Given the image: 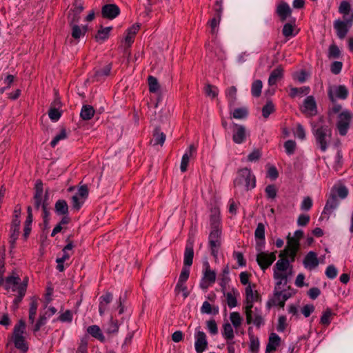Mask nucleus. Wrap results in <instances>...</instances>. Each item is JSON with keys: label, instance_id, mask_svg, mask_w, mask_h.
Returning a JSON list of instances; mask_svg holds the SVG:
<instances>
[{"label": "nucleus", "instance_id": "774afa93", "mask_svg": "<svg viewBox=\"0 0 353 353\" xmlns=\"http://www.w3.org/2000/svg\"><path fill=\"white\" fill-rule=\"evenodd\" d=\"M88 339L84 337L81 340L76 353H88Z\"/></svg>", "mask_w": 353, "mask_h": 353}, {"label": "nucleus", "instance_id": "72a5a7b5", "mask_svg": "<svg viewBox=\"0 0 353 353\" xmlns=\"http://www.w3.org/2000/svg\"><path fill=\"white\" fill-rule=\"evenodd\" d=\"M112 30V27H107L103 28L101 26V29L98 30L95 35V39L98 42H103L109 37L110 32Z\"/></svg>", "mask_w": 353, "mask_h": 353}, {"label": "nucleus", "instance_id": "b1692460", "mask_svg": "<svg viewBox=\"0 0 353 353\" xmlns=\"http://www.w3.org/2000/svg\"><path fill=\"white\" fill-rule=\"evenodd\" d=\"M283 77V68L281 66L274 69L270 74L268 84L272 86L276 85L278 81Z\"/></svg>", "mask_w": 353, "mask_h": 353}, {"label": "nucleus", "instance_id": "2f4dec72", "mask_svg": "<svg viewBox=\"0 0 353 353\" xmlns=\"http://www.w3.org/2000/svg\"><path fill=\"white\" fill-rule=\"evenodd\" d=\"M111 65L108 64L104 66L103 68L98 70L95 72L94 78L96 79L97 81H101L109 76L111 71Z\"/></svg>", "mask_w": 353, "mask_h": 353}, {"label": "nucleus", "instance_id": "680f3d73", "mask_svg": "<svg viewBox=\"0 0 353 353\" xmlns=\"http://www.w3.org/2000/svg\"><path fill=\"white\" fill-rule=\"evenodd\" d=\"M340 50L335 44H332L330 46L328 52L329 58H339L340 57Z\"/></svg>", "mask_w": 353, "mask_h": 353}, {"label": "nucleus", "instance_id": "5fc2aeb1", "mask_svg": "<svg viewBox=\"0 0 353 353\" xmlns=\"http://www.w3.org/2000/svg\"><path fill=\"white\" fill-rule=\"evenodd\" d=\"M230 321L235 328H238L242 323V318L239 312H233L230 316Z\"/></svg>", "mask_w": 353, "mask_h": 353}, {"label": "nucleus", "instance_id": "3c124183", "mask_svg": "<svg viewBox=\"0 0 353 353\" xmlns=\"http://www.w3.org/2000/svg\"><path fill=\"white\" fill-rule=\"evenodd\" d=\"M148 81L150 92L153 93L157 92L159 89V84L158 83L157 79L154 77L149 76Z\"/></svg>", "mask_w": 353, "mask_h": 353}, {"label": "nucleus", "instance_id": "4c0bfd02", "mask_svg": "<svg viewBox=\"0 0 353 353\" xmlns=\"http://www.w3.org/2000/svg\"><path fill=\"white\" fill-rule=\"evenodd\" d=\"M310 91L309 87L302 88H290V96L294 98L296 96H302L303 94H307Z\"/></svg>", "mask_w": 353, "mask_h": 353}, {"label": "nucleus", "instance_id": "f704fd0d", "mask_svg": "<svg viewBox=\"0 0 353 353\" xmlns=\"http://www.w3.org/2000/svg\"><path fill=\"white\" fill-rule=\"evenodd\" d=\"M165 140V134L161 132L159 128H157L154 130L153 134V140L151 142H153V145H162Z\"/></svg>", "mask_w": 353, "mask_h": 353}, {"label": "nucleus", "instance_id": "37998d69", "mask_svg": "<svg viewBox=\"0 0 353 353\" xmlns=\"http://www.w3.org/2000/svg\"><path fill=\"white\" fill-rule=\"evenodd\" d=\"M219 212L217 209L212 210V214L210 216V224L211 228H219Z\"/></svg>", "mask_w": 353, "mask_h": 353}, {"label": "nucleus", "instance_id": "a878e982", "mask_svg": "<svg viewBox=\"0 0 353 353\" xmlns=\"http://www.w3.org/2000/svg\"><path fill=\"white\" fill-rule=\"evenodd\" d=\"M330 194H334L336 198L339 197L341 199H344L348 194V190L343 185L334 186L332 188Z\"/></svg>", "mask_w": 353, "mask_h": 353}, {"label": "nucleus", "instance_id": "4468645a", "mask_svg": "<svg viewBox=\"0 0 353 353\" xmlns=\"http://www.w3.org/2000/svg\"><path fill=\"white\" fill-rule=\"evenodd\" d=\"M195 350L197 353H203L208 347V341L206 334L204 332L196 330L195 334Z\"/></svg>", "mask_w": 353, "mask_h": 353}, {"label": "nucleus", "instance_id": "8fccbe9b", "mask_svg": "<svg viewBox=\"0 0 353 353\" xmlns=\"http://www.w3.org/2000/svg\"><path fill=\"white\" fill-rule=\"evenodd\" d=\"M26 327L25 322L23 320H20L19 323L14 326L13 330L14 337L23 336Z\"/></svg>", "mask_w": 353, "mask_h": 353}, {"label": "nucleus", "instance_id": "7c9ffc66", "mask_svg": "<svg viewBox=\"0 0 353 353\" xmlns=\"http://www.w3.org/2000/svg\"><path fill=\"white\" fill-rule=\"evenodd\" d=\"M26 292V283H22L21 286H19L18 294L17 297L13 300V310H15L18 308L19 303L22 301L25 294Z\"/></svg>", "mask_w": 353, "mask_h": 353}, {"label": "nucleus", "instance_id": "de8ad7c7", "mask_svg": "<svg viewBox=\"0 0 353 353\" xmlns=\"http://www.w3.org/2000/svg\"><path fill=\"white\" fill-rule=\"evenodd\" d=\"M47 314L48 312H46L43 314L40 315L38 321L34 324V327L32 329L34 332H38L41 329V327L46 323L47 319L48 318L47 316Z\"/></svg>", "mask_w": 353, "mask_h": 353}, {"label": "nucleus", "instance_id": "423d86ee", "mask_svg": "<svg viewBox=\"0 0 353 353\" xmlns=\"http://www.w3.org/2000/svg\"><path fill=\"white\" fill-rule=\"evenodd\" d=\"M221 234L219 228H211L209 235V244L211 249V253L214 258H217L219 248L221 245Z\"/></svg>", "mask_w": 353, "mask_h": 353}, {"label": "nucleus", "instance_id": "864d4df0", "mask_svg": "<svg viewBox=\"0 0 353 353\" xmlns=\"http://www.w3.org/2000/svg\"><path fill=\"white\" fill-rule=\"evenodd\" d=\"M275 110L274 105L272 101H268L267 103L262 108L263 117L267 119L270 114L274 112Z\"/></svg>", "mask_w": 353, "mask_h": 353}, {"label": "nucleus", "instance_id": "20e7f679", "mask_svg": "<svg viewBox=\"0 0 353 353\" xmlns=\"http://www.w3.org/2000/svg\"><path fill=\"white\" fill-rule=\"evenodd\" d=\"M352 114L347 110L341 112L337 117L336 128L341 136H345L350 125Z\"/></svg>", "mask_w": 353, "mask_h": 353}, {"label": "nucleus", "instance_id": "4be33fe9", "mask_svg": "<svg viewBox=\"0 0 353 353\" xmlns=\"http://www.w3.org/2000/svg\"><path fill=\"white\" fill-rule=\"evenodd\" d=\"M276 13L279 16L281 20L284 21L291 15L292 10L286 2H281L276 7Z\"/></svg>", "mask_w": 353, "mask_h": 353}, {"label": "nucleus", "instance_id": "c756f323", "mask_svg": "<svg viewBox=\"0 0 353 353\" xmlns=\"http://www.w3.org/2000/svg\"><path fill=\"white\" fill-rule=\"evenodd\" d=\"M204 265L205 267V269L203 273V280L207 281L210 283H214V281H216L215 272L210 270L208 262L206 261L204 263Z\"/></svg>", "mask_w": 353, "mask_h": 353}, {"label": "nucleus", "instance_id": "0eeeda50", "mask_svg": "<svg viewBox=\"0 0 353 353\" xmlns=\"http://www.w3.org/2000/svg\"><path fill=\"white\" fill-rule=\"evenodd\" d=\"M256 260L258 265L264 271L276 260V252L270 253L265 252H259L256 255Z\"/></svg>", "mask_w": 353, "mask_h": 353}, {"label": "nucleus", "instance_id": "5701e85b", "mask_svg": "<svg viewBox=\"0 0 353 353\" xmlns=\"http://www.w3.org/2000/svg\"><path fill=\"white\" fill-rule=\"evenodd\" d=\"M259 294L256 291L254 293L253 289L249 284L245 288V300L244 301V307L250 306L254 305V302L257 301Z\"/></svg>", "mask_w": 353, "mask_h": 353}, {"label": "nucleus", "instance_id": "603ef678", "mask_svg": "<svg viewBox=\"0 0 353 353\" xmlns=\"http://www.w3.org/2000/svg\"><path fill=\"white\" fill-rule=\"evenodd\" d=\"M254 236L256 239L265 240V225L262 223H259L254 232Z\"/></svg>", "mask_w": 353, "mask_h": 353}, {"label": "nucleus", "instance_id": "6e6552de", "mask_svg": "<svg viewBox=\"0 0 353 353\" xmlns=\"http://www.w3.org/2000/svg\"><path fill=\"white\" fill-rule=\"evenodd\" d=\"M299 243L298 241V239L288 236L287 246L285 247L284 250L281 252L279 256L283 257L289 256L292 258V261H293L296 254V252L299 249Z\"/></svg>", "mask_w": 353, "mask_h": 353}, {"label": "nucleus", "instance_id": "49530a36", "mask_svg": "<svg viewBox=\"0 0 353 353\" xmlns=\"http://www.w3.org/2000/svg\"><path fill=\"white\" fill-rule=\"evenodd\" d=\"M236 291L234 290H232V292H228L225 294L226 299H227V304L229 307L232 308L237 305V301L236 298Z\"/></svg>", "mask_w": 353, "mask_h": 353}, {"label": "nucleus", "instance_id": "393cba45", "mask_svg": "<svg viewBox=\"0 0 353 353\" xmlns=\"http://www.w3.org/2000/svg\"><path fill=\"white\" fill-rule=\"evenodd\" d=\"M87 332L94 338L103 342L105 341V337L98 325H90L87 328Z\"/></svg>", "mask_w": 353, "mask_h": 353}, {"label": "nucleus", "instance_id": "a19ab883", "mask_svg": "<svg viewBox=\"0 0 353 353\" xmlns=\"http://www.w3.org/2000/svg\"><path fill=\"white\" fill-rule=\"evenodd\" d=\"M223 336L228 341H232L234 339L233 328L229 323H225L223 325Z\"/></svg>", "mask_w": 353, "mask_h": 353}, {"label": "nucleus", "instance_id": "cd10ccee", "mask_svg": "<svg viewBox=\"0 0 353 353\" xmlns=\"http://www.w3.org/2000/svg\"><path fill=\"white\" fill-rule=\"evenodd\" d=\"M38 307V301L37 299L34 296L31 298V302L30 303V309H29V316L28 320L29 322L32 324L34 322L35 316L37 314Z\"/></svg>", "mask_w": 353, "mask_h": 353}, {"label": "nucleus", "instance_id": "338daca9", "mask_svg": "<svg viewBox=\"0 0 353 353\" xmlns=\"http://www.w3.org/2000/svg\"><path fill=\"white\" fill-rule=\"evenodd\" d=\"M190 274V269L188 267H183L180 274L177 283H185L188 280Z\"/></svg>", "mask_w": 353, "mask_h": 353}, {"label": "nucleus", "instance_id": "052dcab7", "mask_svg": "<svg viewBox=\"0 0 353 353\" xmlns=\"http://www.w3.org/2000/svg\"><path fill=\"white\" fill-rule=\"evenodd\" d=\"M205 92L206 95L215 98L218 95V89L215 86L207 84L205 87Z\"/></svg>", "mask_w": 353, "mask_h": 353}, {"label": "nucleus", "instance_id": "f8f14e48", "mask_svg": "<svg viewBox=\"0 0 353 353\" xmlns=\"http://www.w3.org/2000/svg\"><path fill=\"white\" fill-rule=\"evenodd\" d=\"M83 10V4L79 1H75L74 3V8L69 11L68 19L69 25H75L79 21L80 14Z\"/></svg>", "mask_w": 353, "mask_h": 353}, {"label": "nucleus", "instance_id": "1a4fd4ad", "mask_svg": "<svg viewBox=\"0 0 353 353\" xmlns=\"http://www.w3.org/2000/svg\"><path fill=\"white\" fill-rule=\"evenodd\" d=\"M232 140L236 144L243 143L248 135L245 127L243 125L232 123Z\"/></svg>", "mask_w": 353, "mask_h": 353}, {"label": "nucleus", "instance_id": "6ab92c4d", "mask_svg": "<svg viewBox=\"0 0 353 353\" xmlns=\"http://www.w3.org/2000/svg\"><path fill=\"white\" fill-rule=\"evenodd\" d=\"M43 183L41 181L38 180L35 184V193L34 195V204L36 209H39L43 203Z\"/></svg>", "mask_w": 353, "mask_h": 353}, {"label": "nucleus", "instance_id": "ea45409f", "mask_svg": "<svg viewBox=\"0 0 353 353\" xmlns=\"http://www.w3.org/2000/svg\"><path fill=\"white\" fill-rule=\"evenodd\" d=\"M262 88L263 83L261 80L254 81L252 84V94L255 97H259L261 95Z\"/></svg>", "mask_w": 353, "mask_h": 353}, {"label": "nucleus", "instance_id": "69168bd1", "mask_svg": "<svg viewBox=\"0 0 353 353\" xmlns=\"http://www.w3.org/2000/svg\"><path fill=\"white\" fill-rule=\"evenodd\" d=\"M83 202L84 201L77 194L72 196V208L77 210H79L81 208Z\"/></svg>", "mask_w": 353, "mask_h": 353}, {"label": "nucleus", "instance_id": "c9c22d12", "mask_svg": "<svg viewBox=\"0 0 353 353\" xmlns=\"http://www.w3.org/2000/svg\"><path fill=\"white\" fill-rule=\"evenodd\" d=\"M55 211L58 214L65 215L68 212V205L65 200H58L55 203Z\"/></svg>", "mask_w": 353, "mask_h": 353}, {"label": "nucleus", "instance_id": "58836bf2", "mask_svg": "<svg viewBox=\"0 0 353 353\" xmlns=\"http://www.w3.org/2000/svg\"><path fill=\"white\" fill-rule=\"evenodd\" d=\"M236 92L237 89L235 86H231L225 90V95L230 105H234V102L236 101Z\"/></svg>", "mask_w": 353, "mask_h": 353}, {"label": "nucleus", "instance_id": "f3484780", "mask_svg": "<svg viewBox=\"0 0 353 353\" xmlns=\"http://www.w3.org/2000/svg\"><path fill=\"white\" fill-rule=\"evenodd\" d=\"M101 12L103 17L113 19L119 14L120 9L115 4H106L103 6Z\"/></svg>", "mask_w": 353, "mask_h": 353}, {"label": "nucleus", "instance_id": "c85d7f7f", "mask_svg": "<svg viewBox=\"0 0 353 353\" xmlns=\"http://www.w3.org/2000/svg\"><path fill=\"white\" fill-rule=\"evenodd\" d=\"M71 27V35L73 39L78 40L81 37H83L87 31V27L83 26L81 28L77 24L70 25Z\"/></svg>", "mask_w": 353, "mask_h": 353}, {"label": "nucleus", "instance_id": "09e8293b", "mask_svg": "<svg viewBox=\"0 0 353 353\" xmlns=\"http://www.w3.org/2000/svg\"><path fill=\"white\" fill-rule=\"evenodd\" d=\"M350 8L351 6L349 2L343 1L341 3L339 8V11L340 13L343 14V19H350V17H347V16L350 14Z\"/></svg>", "mask_w": 353, "mask_h": 353}, {"label": "nucleus", "instance_id": "9d476101", "mask_svg": "<svg viewBox=\"0 0 353 353\" xmlns=\"http://www.w3.org/2000/svg\"><path fill=\"white\" fill-rule=\"evenodd\" d=\"M327 94L331 101L334 103L336 101L334 94L337 98L345 99L347 97L348 91L345 85H333L329 87Z\"/></svg>", "mask_w": 353, "mask_h": 353}, {"label": "nucleus", "instance_id": "bf43d9fd", "mask_svg": "<svg viewBox=\"0 0 353 353\" xmlns=\"http://www.w3.org/2000/svg\"><path fill=\"white\" fill-rule=\"evenodd\" d=\"M296 143L294 141L288 140L285 142L284 148L285 149V152L288 154L291 155L294 154L296 149Z\"/></svg>", "mask_w": 353, "mask_h": 353}, {"label": "nucleus", "instance_id": "0e129e2a", "mask_svg": "<svg viewBox=\"0 0 353 353\" xmlns=\"http://www.w3.org/2000/svg\"><path fill=\"white\" fill-rule=\"evenodd\" d=\"M293 31L294 26L291 23H287L283 26L282 33L285 37H290L294 36Z\"/></svg>", "mask_w": 353, "mask_h": 353}, {"label": "nucleus", "instance_id": "4d7b16f0", "mask_svg": "<svg viewBox=\"0 0 353 353\" xmlns=\"http://www.w3.org/2000/svg\"><path fill=\"white\" fill-rule=\"evenodd\" d=\"M61 115V112L57 108L50 107L48 112V116L52 121H57L60 119Z\"/></svg>", "mask_w": 353, "mask_h": 353}, {"label": "nucleus", "instance_id": "bb28decb", "mask_svg": "<svg viewBox=\"0 0 353 353\" xmlns=\"http://www.w3.org/2000/svg\"><path fill=\"white\" fill-rule=\"evenodd\" d=\"M140 28L139 24L136 23L128 30L127 36L125 38V42L128 47H130L134 41V37Z\"/></svg>", "mask_w": 353, "mask_h": 353}, {"label": "nucleus", "instance_id": "13d9d810", "mask_svg": "<svg viewBox=\"0 0 353 353\" xmlns=\"http://www.w3.org/2000/svg\"><path fill=\"white\" fill-rule=\"evenodd\" d=\"M48 199V190L46 191L44 199L42 203V210H43V219L47 220V218H49L50 212L48 210V204L47 203V200Z\"/></svg>", "mask_w": 353, "mask_h": 353}, {"label": "nucleus", "instance_id": "a18cd8bd", "mask_svg": "<svg viewBox=\"0 0 353 353\" xmlns=\"http://www.w3.org/2000/svg\"><path fill=\"white\" fill-rule=\"evenodd\" d=\"M334 315V313L332 312L331 309L327 308L323 312L321 317V323L324 325H330L331 322L332 316Z\"/></svg>", "mask_w": 353, "mask_h": 353}, {"label": "nucleus", "instance_id": "dca6fc26", "mask_svg": "<svg viewBox=\"0 0 353 353\" xmlns=\"http://www.w3.org/2000/svg\"><path fill=\"white\" fill-rule=\"evenodd\" d=\"M302 112L309 116L316 114V104L313 96H308L305 99Z\"/></svg>", "mask_w": 353, "mask_h": 353}, {"label": "nucleus", "instance_id": "f03ea898", "mask_svg": "<svg viewBox=\"0 0 353 353\" xmlns=\"http://www.w3.org/2000/svg\"><path fill=\"white\" fill-rule=\"evenodd\" d=\"M316 144L322 152L326 151L331 140L332 130L327 125L318 128L314 132Z\"/></svg>", "mask_w": 353, "mask_h": 353}, {"label": "nucleus", "instance_id": "aec40b11", "mask_svg": "<svg viewBox=\"0 0 353 353\" xmlns=\"http://www.w3.org/2000/svg\"><path fill=\"white\" fill-rule=\"evenodd\" d=\"M304 267L309 270H312L316 268L319 265V259L316 254L313 252H309L303 259Z\"/></svg>", "mask_w": 353, "mask_h": 353}, {"label": "nucleus", "instance_id": "c03bdc74", "mask_svg": "<svg viewBox=\"0 0 353 353\" xmlns=\"http://www.w3.org/2000/svg\"><path fill=\"white\" fill-rule=\"evenodd\" d=\"M248 114V110L245 107L236 108L232 112L233 117L238 119H245L247 117Z\"/></svg>", "mask_w": 353, "mask_h": 353}, {"label": "nucleus", "instance_id": "79ce46f5", "mask_svg": "<svg viewBox=\"0 0 353 353\" xmlns=\"http://www.w3.org/2000/svg\"><path fill=\"white\" fill-rule=\"evenodd\" d=\"M14 343L15 347L22 351L23 352H27L28 347L27 344L25 342V339L23 336L19 337H14Z\"/></svg>", "mask_w": 353, "mask_h": 353}, {"label": "nucleus", "instance_id": "a211bd4d", "mask_svg": "<svg viewBox=\"0 0 353 353\" xmlns=\"http://www.w3.org/2000/svg\"><path fill=\"white\" fill-rule=\"evenodd\" d=\"M20 220L17 218H13L11 228H10V243L11 248H14L15 243L19 235V228H20Z\"/></svg>", "mask_w": 353, "mask_h": 353}, {"label": "nucleus", "instance_id": "f257e3e1", "mask_svg": "<svg viewBox=\"0 0 353 353\" xmlns=\"http://www.w3.org/2000/svg\"><path fill=\"white\" fill-rule=\"evenodd\" d=\"M234 187L239 191H249L256 186L255 176L250 169L245 168L239 170L234 181Z\"/></svg>", "mask_w": 353, "mask_h": 353}, {"label": "nucleus", "instance_id": "2eb2a0df", "mask_svg": "<svg viewBox=\"0 0 353 353\" xmlns=\"http://www.w3.org/2000/svg\"><path fill=\"white\" fill-rule=\"evenodd\" d=\"M194 240L190 237L187 241L183 258L184 267H190L193 262L194 250H193Z\"/></svg>", "mask_w": 353, "mask_h": 353}, {"label": "nucleus", "instance_id": "473e14b6", "mask_svg": "<svg viewBox=\"0 0 353 353\" xmlns=\"http://www.w3.org/2000/svg\"><path fill=\"white\" fill-rule=\"evenodd\" d=\"M94 114V110L92 106L85 105L82 107L80 116L83 120H90Z\"/></svg>", "mask_w": 353, "mask_h": 353}, {"label": "nucleus", "instance_id": "7ed1b4c3", "mask_svg": "<svg viewBox=\"0 0 353 353\" xmlns=\"http://www.w3.org/2000/svg\"><path fill=\"white\" fill-rule=\"evenodd\" d=\"M243 310L248 324H253L257 327L264 325L265 322L261 309L256 307H254V305H252L243 307Z\"/></svg>", "mask_w": 353, "mask_h": 353}, {"label": "nucleus", "instance_id": "ddd939ff", "mask_svg": "<svg viewBox=\"0 0 353 353\" xmlns=\"http://www.w3.org/2000/svg\"><path fill=\"white\" fill-rule=\"evenodd\" d=\"M20 277L12 272L11 276H7L5 279L4 288L8 292L10 290L12 292H19V286H21Z\"/></svg>", "mask_w": 353, "mask_h": 353}, {"label": "nucleus", "instance_id": "9b49d317", "mask_svg": "<svg viewBox=\"0 0 353 353\" xmlns=\"http://www.w3.org/2000/svg\"><path fill=\"white\" fill-rule=\"evenodd\" d=\"M339 205V199L334 196V194H330L321 214V219H323L326 217V219H328L330 216L333 213L334 210L337 208Z\"/></svg>", "mask_w": 353, "mask_h": 353}, {"label": "nucleus", "instance_id": "e433bc0d", "mask_svg": "<svg viewBox=\"0 0 353 353\" xmlns=\"http://www.w3.org/2000/svg\"><path fill=\"white\" fill-rule=\"evenodd\" d=\"M286 257L287 256L281 257V259L277 261L274 266V270H276V271L284 272L290 266V261Z\"/></svg>", "mask_w": 353, "mask_h": 353}, {"label": "nucleus", "instance_id": "39448f33", "mask_svg": "<svg viewBox=\"0 0 353 353\" xmlns=\"http://www.w3.org/2000/svg\"><path fill=\"white\" fill-rule=\"evenodd\" d=\"M353 23V14L350 16V19H344L343 21L336 20L334 22V28L336 31L337 36L339 39H343L345 37L349 28Z\"/></svg>", "mask_w": 353, "mask_h": 353}, {"label": "nucleus", "instance_id": "6e6d98bb", "mask_svg": "<svg viewBox=\"0 0 353 353\" xmlns=\"http://www.w3.org/2000/svg\"><path fill=\"white\" fill-rule=\"evenodd\" d=\"M68 137V134L66 132V130L63 128L60 133L57 134L54 138L52 139V141L50 143V145L52 148H54L56 145L61 140L65 139Z\"/></svg>", "mask_w": 353, "mask_h": 353}, {"label": "nucleus", "instance_id": "e2e57ef3", "mask_svg": "<svg viewBox=\"0 0 353 353\" xmlns=\"http://www.w3.org/2000/svg\"><path fill=\"white\" fill-rule=\"evenodd\" d=\"M265 193L267 194V196L269 199H274L276 196L277 190H276V188L274 185H268L265 188Z\"/></svg>", "mask_w": 353, "mask_h": 353}, {"label": "nucleus", "instance_id": "412c9836", "mask_svg": "<svg viewBox=\"0 0 353 353\" xmlns=\"http://www.w3.org/2000/svg\"><path fill=\"white\" fill-rule=\"evenodd\" d=\"M281 343V338L276 333H271L269 339L268 343L266 346L265 353H271L275 351L277 347L279 346Z\"/></svg>", "mask_w": 353, "mask_h": 353}]
</instances>
